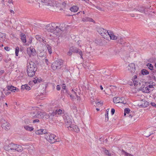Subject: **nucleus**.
<instances>
[{"label": "nucleus", "instance_id": "72a5a7b5", "mask_svg": "<svg viewBox=\"0 0 156 156\" xmlns=\"http://www.w3.org/2000/svg\"><path fill=\"white\" fill-rule=\"evenodd\" d=\"M147 66L148 67V69L151 70L153 69L154 67L153 65L150 63H148L147 64Z\"/></svg>", "mask_w": 156, "mask_h": 156}, {"label": "nucleus", "instance_id": "0e129e2a", "mask_svg": "<svg viewBox=\"0 0 156 156\" xmlns=\"http://www.w3.org/2000/svg\"><path fill=\"white\" fill-rule=\"evenodd\" d=\"M137 76L136 75H134L133 77V79H132V80H135L136 79V78H137Z\"/></svg>", "mask_w": 156, "mask_h": 156}, {"label": "nucleus", "instance_id": "aec40b11", "mask_svg": "<svg viewBox=\"0 0 156 156\" xmlns=\"http://www.w3.org/2000/svg\"><path fill=\"white\" fill-rule=\"evenodd\" d=\"M82 20L83 22L90 21L94 22V21L92 18L87 16L83 17L82 18Z\"/></svg>", "mask_w": 156, "mask_h": 156}, {"label": "nucleus", "instance_id": "4468645a", "mask_svg": "<svg viewBox=\"0 0 156 156\" xmlns=\"http://www.w3.org/2000/svg\"><path fill=\"white\" fill-rule=\"evenodd\" d=\"M10 124L5 120L2 125V128L6 130H8L10 128Z\"/></svg>", "mask_w": 156, "mask_h": 156}, {"label": "nucleus", "instance_id": "bb28decb", "mask_svg": "<svg viewBox=\"0 0 156 156\" xmlns=\"http://www.w3.org/2000/svg\"><path fill=\"white\" fill-rule=\"evenodd\" d=\"M145 8L144 7H141L139 8V9H136V11H139L142 13H145Z\"/></svg>", "mask_w": 156, "mask_h": 156}, {"label": "nucleus", "instance_id": "39448f33", "mask_svg": "<svg viewBox=\"0 0 156 156\" xmlns=\"http://www.w3.org/2000/svg\"><path fill=\"white\" fill-rule=\"evenodd\" d=\"M46 140L51 143H53L56 141H58L57 139L56 136L53 134L48 133L47 136H44Z\"/></svg>", "mask_w": 156, "mask_h": 156}, {"label": "nucleus", "instance_id": "7c9ffc66", "mask_svg": "<svg viewBox=\"0 0 156 156\" xmlns=\"http://www.w3.org/2000/svg\"><path fill=\"white\" fill-rule=\"evenodd\" d=\"M43 129H39L35 132V133L37 135L42 134Z\"/></svg>", "mask_w": 156, "mask_h": 156}, {"label": "nucleus", "instance_id": "13d9d810", "mask_svg": "<svg viewBox=\"0 0 156 156\" xmlns=\"http://www.w3.org/2000/svg\"><path fill=\"white\" fill-rule=\"evenodd\" d=\"M72 52H71V51H70V50L69 49V51L67 53V55L69 56H71L72 55Z\"/></svg>", "mask_w": 156, "mask_h": 156}, {"label": "nucleus", "instance_id": "2eb2a0df", "mask_svg": "<svg viewBox=\"0 0 156 156\" xmlns=\"http://www.w3.org/2000/svg\"><path fill=\"white\" fill-rule=\"evenodd\" d=\"M46 4L49 6H56L57 3L54 0H48Z\"/></svg>", "mask_w": 156, "mask_h": 156}, {"label": "nucleus", "instance_id": "79ce46f5", "mask_svg": "<svg viewBox=\"0 0 156 156\" xmlns=\"http://www.w3.org/2000/svg\"><path fill=\"white\" fill-rule=\"evenodd\" d=\"M151 76H152V79L154 80V81H156V74H153V75H151Z\"/></svg>", "mask_w": 156, "mask_h": 156}, {"label": "nucleus", "instance_id": "603ef678", "mask_svg": "<svg viewBox=\"0 0 156 156\" xmlns=\"http://www.w3.org/2000/svg\"><path fill=\"white\" fill-rule=\"evenodd\" d=\"M4 49L7 51H9L10 50V48L9 47H4Z\"/></svg>", "mask_w": 156, "mask_h": 156}, {"label": "nucleus", "instance_id": "bf43d9fd", "mask_svg": "<svg viewBox=\"0 0 156 156\" xmlns=\"http://www.w3.org/2000/svg\"><path fill=\"white\" fill-rule=\"evenodd\" d=\"M43 95V94L42 93H41L40 94V95L38 94V95H37V97L38 98H43V97H41H41H39L40 96H42Z\"/></svg>", "mask_w": 156, "mask_h": 156}, {"label": "nucleus", "instance_id": "de8ad7c7", "mask_svg": "<svg viewBox=\"0 0 156 156\" xmlns=\"http://www.w3.org/2000/svg\"><path fill=\"white\" fill-rule=\"evenodd\" d=\"M40 122V121L38 119H36L35 120H34L33 121V123L34 124L36 122Z\"/></svg>", "mask_w": 156, "mask_h": 156}, {"label": "nucleus", "instance_id": "4be33fe9", "mask_svg": "<svg viewBox=\"0 0 156 156\" xmlns=\"http://www.w3.org/2000/svg\"><path fill=\"white\" fill-rule=\"evenodd\" d=\"M27 67H37V66L34 62L32 61H30L27 63Z\"/></svg>", "mask_w": 156, "mask_h": 156}, {"label": "nucleus", "instance_id": "ea45409f", "mask_svg": "<svg viewBox=\"0 0 156 156\" xmlns=\"http://www.w3.org/2000/svg\"><path fill=\"white\" fill-rule=\"evenodd\" d=\"M44 117L43 118H44L46 119H49V114H46L44 112Z\"/></svg>", "mask_w": 156, "mask_h": 156}, {"label": "nucleus", "instance_id": "9d476101", "mask_svg": "<svg viewBox=\"0 0 156 156\" xmlns=\"http://www.w3.org/2000/svg\"><path fill=\"white\" fill-rule=\"evenodd\" d=\"M61 94L63 95H70V92L68 90L67 88H66V85L63 83L62 86V89L61 91Z\"/></svg>", "mask_w": 156, "mask_h": 156}, {"label": "nucleus", "instance_id": "f704fd0d", "mask_svg": "<svg viewBox=\"0 0 156 156\" xmlns=\"http://www.w3.org/2000/svg\"><path fill=\"white\" fill-rule=\"evenodd\" d=\"M104 153L106 155H107L108 156H111V154L110 153L109 151L105 148L104 150Z\"/></svg>", "mask_w": 156, "mask_h": 156}, {"label": "nucleus", "instance_id": "b1692460", "mask_svg": "<svg viewBox=\"0 0 156 156\" xmlns=\"http://www.w3.org/2000/svg\"><path fill=\"white\" fill-rule=\"evenodd\" d=\"M79 9V8L76 6H73L70 8V10L74 12H77Z\"/></svg>", "mask_w": 156, "mask_h": 156}, {"label": "nucleus", "instance_id": "a18cd8bd", "mask_svg": "<svg viewBox=\"0 0 156 156\" xmlns=\"http://www.w3.org/2000/svg\"><path fill=\"white\" fill-rule=\"evenodd\" d=\"M133 81L134 84V85H138V84L140 83H139L138 80H133Z\"/></svg>", "mask_w": 156, "mask_h": 156}, {"label": "nucleus", "instance_id": "774afa93", "mask_svg": "<svg viewBox=\"0 0 156 156\" xmlns=\"http://www.w3.org/2000/svg\"><path fill=\"white\" fill-rule=\"evenodd\" d=\"M153 97L154 99H156V93L154 94Z\"/></svg>", "mask_w": 156, "mask_h": 156}, {"label": "nucleus", "instance_id": "a878e982", "mask_svg": "<svg viewBox=\"0 0 156 156\" xmlns=\"http://www.w3.org/2000/svg\"><path fill=\"white\" fill-rule=\"evenodd\" d=\"M119 43L120 44L122 45L123 46H128V45H127L128 44L126 42L123 41V40H119L118 41Z\"/></svg>", "mask_w": 156, "mask_h": 156}, {"label": "nucleus", "instance_id": "f3484780", "mask_svg": "<svg viewBox=\"0 0 156 156\" xmlns=\"http://www.w3.org/2000/svg\"><path fill=\"white\" fill-rule=\"evenodd\" d=\"M69 49L70 51H71L72 52L76 53H78L80 51H81L80 49L74 47H71Z\"/></svg>", "mask_w": 156, "mask_h": 156}, {"label": "nucleus", "instance_id": "6ab92c4d", "mask_svg": "<svg viewBox=\"0 0 156 156\" xmlns=\"http://www.w3.org/2000/svg\"><path fill=\"white\" fill-rule=\"evenodd\" d=\"M140 90H142L143 92L145 93H148L151 91V90L149 89L147 86L145 87H141L140 88Z\"/></svg>", "mask_w": 156, "mask_h": 156}, {"label": "nucleus", "instance_id": "a19ab883", "mask_svg": "<svg viewBox=\"0 0 156 156\" xmlns=\"http://www.w3.org/2000/svg\"><path fill=\"white\" fill-rule=\"evenodd\" d=\"M151 72H150V75H153V74H156V71H155L154 68H153V69L152 70H151Z\"/></svg>", "mask_w": 156, "mask_h": 156}, {"label": "nucleus", "instance_id": "20e7f679", "mask_svg": "<svg viewBox=\"0 0 156 156\" xmlns=\"http://www.w3.org/2000/svg\"><path fill=\"white\" fill-rule=\"evenodd\" d=\"M63 61L62 60L58 59L53 62L51 65V67L53 70L60 69L63 65Z\"/></svg>", "mask_w": 156, "mask_h": 156}, {"label": "nucleus", "instance_id": "052dcab7", "mask_svg": "<svg viewBox=\"0 0 156 156\" xmlns=\"http://www.w3.org/2000/svg\"><path fill=\"white\" fill-rule=\"evenodd\" d=\"M45 62L47 65H48L49 63L48 61V60L47 59H45Z\"/></svg>", "mask_w": 156, "mask_h": 156}, {"label": "nucleus", "instance_id": "6e6d98bb", "mask_svg": "<svg viewBox=\"0 0 156 156\" xmlns=\"http://www.w3.org/2000/svg\"><path fill=\"white\" fill-rule=\"evenodd\" d=\"M37 79V82L40 83L41 81V78H36Z\"/></svg>", "mask_w": 156, "mask_h": 156}, {"label": "nucleus", "instance_id": "473e14b6", "mask_svg": "<svg viewBox=\"0 0 156 156\" xmlns=\"http://www.w3.org/2000/svg\"><path fill=\"white\" fill-rule=\"evenodd\" d=\"M155 12H151L148 14V16L151 17H154L155 16Z\"/></svg>", "mask_w": 156, "mask_h": 156}, {"label": "nucleus", "instance_id": "2f4dec72", "mask_svg": "<svg viewBox=\"0 0 156 156\" xmlns=\"http://www.w3.org/2000/svg\"><path fill=\"white\" fill-rule=\"evenodd\" d=\"M20 51V49L18 46L16 47L15 50V53L16 55L17 56H18L19 52Z\"/></svg>", "mask_w": 156, "mask_h": 156}, {"label": "nucleus", "instance_id": "7ed1b4c3", "mask_svg": "<svg viewBox=\"0 0 156 156\" xmlns=\"http://www.w3.org/2000/svg\"><path fill=\"white\" fill-rule=\"evenodd\" d=\"M5 148L7 149L6 150H15L18 152H21L23 150V147L21 145L13 143L9 144Z\"/></svg>", "mask_w": 156, "mask_h": 156}, {"label": "nucleus", "instance_id": "09e8293b", "mask_svg": "<svg viewBox=\"0 0 156 156\" xmlns=\"http://www.w3.org/2000/svg\"><path fill=\"white\" fill-rule=\"evenodd\" d=\"M115 111V110L114 108H112L111 109V113L112 115H113L114 114Z\"/></svg>", "mask_w": 156, "mask_h": 156}, {"label": "nucleus", "instance_id": "1a4fd4ad", "mask_svg": "<svg viewBox=\"0 0 156 156\" xmlns=\"http://www.w3.org/2000/svg\"><path fill=\"white\" fill-rule=\"evenodd\" d=\"M44 114V112H35L31 113L33 118L34 119L43 118Z\"/></svg>", "mask_w": 156, "mask_h": 156}, {"label": "nucleus", "instance_id": "58836bf2", "mask_svg": "<svg viewBox=\"0 0 156 156\" xmlns=\"http://www.w3.org/2000/svg\"><path fill=\"white\" fill-rule=\"evenodd\" d=\"M47 47L49 53L50 54H51L52 53V49L51 47L50 46L48 45Z\"/></svg>", "mask_w": 156, "mask_h": 156}, {"label": "nucleus", "instance_id": "c85d7f7f", "mask_svg": "<svg viewBox=\"0 0 156 156\" xmlns=\"http://www.w3.org/2000/svg\"><path fill=\"white\" fill-rule=\"evenodd\" d=\"M70 108L71 109H72L74 113L76 112L77 110V108L75 105H73L70 106Z\"/></svg>", "mask_w": 156, "mask_h": 156}, {"label": "nucleus", "instance_id": "e433bc0d", "mask_svg": "<svg viewBox=\"0 0 156 156\" xmlns=\"http://www.w3.org/2000/svg\"><path fill=\"white\" fill-rule=\"evenodd\" d=\"M21 39H26V35L24 33H21L20 34Z\"/></svg>", "mask_w": 156, "mask_h": 156}, {"label": "nucleus", "instance_id": "0eeeda50", "mask_svg": "<svg viewBox=\"0 0 156 156\" xmlns=\"http://www.w3.org/2000/svg\"><path fill=\"white\" fill-rule=\"evenodd\" d=\"M37 69L36 67H27V72L28 76L30 77H33Z\"/></svg>", "mask_w": 156, "mask_h": 156}, {"label": "nucleus", "instance_id": "f8f14e48", "mask_svg": "<svg viewBox=\"0 0 156 156\" xmlns=\"http://www.w3.org/2000/svg\"><path fill=\"white\" fill-rule=\"evenodd\" d=\"M68 128L69 130L74 131L77 133L79 132L80 131L78 127L77 126L72 125V124H71V126H70V127Z\"/></svg>", "mask_w": 156, "mask_h": 156}, {"label": "nucleus", "instance_id": "864d4df0", "mask_svg": "<svg viewBox=\"0 0 156 156\" xmlns=\"http://www.w3.org/2000/svg\"><path fill=\"white\" fill-rule=\"evenodd\" d=\"M1 93L2 95L1 96V97L2 98H3L5 97V96L4 95L2 91H1Z\"/></svg>", "mask_w": 156, "mask_h": 156}, {"label": "nucleus", "instance_id": "cd10ccee", "mask_svg": "<svg viewBox=\"0 0 156 156\" xmlns=\"http://www.w3.org/2000/svg\"><path fill=\"white\" fill-rule=\"evenodd\" d=\"M55 115H56L54 112H53L51 113H49V119L51 120H52L53 118H54V116Z\"/></svg>", "mask_w": 156, "mask_h": 156}, {"label": "nucleus", "instance_id": "69168bd1", "mask_svg": "<svg viewBox=\"0 0 156 156\" xmlns=\"http://www.w3.org/2000/svg\"><path fill=\"white\" fill-rule=\"evenodd\" d=\"M5 71L3 70H0V76L1 75L4 73Z\"/></svg>", "mask_w": 156, "mask_h": 156}, {"label": "nucleus", "instance_id": "f257e3e1", "mask_svg": "<svg viewBox=\"0 0 156 156\" xmlns=\"http://www.w3.org/2000/svg\"><path fill=\"white\" fill-rule=\"evenodd\" d=\"M45 29L50 33L47 35V38L48 39H53L56 37L62 36V30L60 28L54 23H51L46 26Z\"/></svg>", "mask_w": 156, "mask_h": 156}, {"label": "nucleus", "instance_id": "5fc2aeb1", "mask_svg": "<svg viewBox=\"0 0 156 156\" xmlns=\"http://www.w3.org/2000/svg\"><path fill=\"white\" fill-rule=\"evenodd\" d=\"M61 89L60 85H58L56 86V89L57 90H59Z\"/></svg>", "mask_w": 156, "mask_h": 156}, {"label": "nucleus", "instance_id": "a211bd4d", "mask_svg": "<svg viewBox=\"0 0 156 156\" xmlns=\"http://www.w3.org/2000/svg\"><path fill=\"white\" fill-rule=\"evenodd\" d=\"M149 105V103L146 101H142L141 104L140 105V106L142 107L145 108L148 106Z\"/></svg>", "mask_w": 156, "mask_h": 156}, {"label": "nucleus", "instance_id": "49530a36", "mask_svg": "<svg viewBox=\"0 0 156 156\" xmlns=\"http://www.w3.org/2000/svg\"><path fill=\"white\" fill-rule=\"evenodd\" d=\"M36 39H43V37H41V36L39 35H36L35 36Z\"/></svg>", "mask_w": 156, "mask_h": 156}, {"label": "nucleus", "instance_id": "680f3d73", "mask_svg": "<svg viewBox=\"0 0 156 156\" xmlns=\"http://www.w3.org/2000/svg\"><path fill=\"white\" fill-rule=\"evenodd\" d=\"M1 35H2L1 37H0L1 38L3 39L4 38H4L5 37V35L4 34H0V35L1 36Z\"/></svg>", "mask_w": 156, "mask_h": 156}, {"label": "nucleus", "instance_id": "4d7b16f0", "mask_svg": "<svg viewBox=\"0 0 156 156\" xmlns=\"http://www.w3.org/2000/svg\"><path fill=\"white\" fill-rule=\"evenodd\" d=\"M95 7L96 9H98L99 10H102V8L98 6H96Z\"/></svg>", "mask_w": 156, "mask_h": 156}, {"label": "nucleus", "instance_id": "37998d69", "mask_svg": "<svg viewBox=\"0 0 156 156\" xmlns=\"http://www.w3.org/2000/svg\"><path fill=\"white\" fill-rule=\"evenodd\" d=\"M130 111V110L129 108H126L124 109V112L125 113H127L128 114L129 113V112Z\"/></svg>", "mask_w": 156, "mask_h": 156}, {"label": "nucleus", "instance_id": "423d86ee", "mask_svg": "<svg viewBox=\"0 0 156 156\" xmlns=\"http://www.w3.org/2000/svg\"><path fill=\"white\" fill-rule=\"evenodd\" d=\"M63 118L65 123L66 127L69 128L72 123L70 117L67 114H65L63 115Z\"/></svg>", "mask_w": 156, "mask_h": 156}, {"label": "nucleus", "instance_id": "dca6fc26", "mask_svg": "<svg viewBox=\"0 0 156 156\" xmlns=\"http://www.w3.org/2000/svg\"><path fill=\"white\" fill-rule=\"evenodd\" d=\"M7 87L8 90H10L11 91L15 92V90H17V91H19V89L17 88L16 87H14L12 85L7 86Z\"/></svg>", "mask_w": 156, "mask_h": 156}, {"label": "nucleus", "instance_id": "c03bdc74", "mask_svg": "<svg viewBox=\"0 0 156 156\" xmlns=\"http://www.w3.org/2000/svg\"><path fill=\"white\" fill-rule=\"evenodd\" d=\"M42 133H43V134H45V136H47V134L50 133L48 132L47 130H46V129H43V132Z\"/></svg>", "mask_w": 156, "mask_h": 156}, {"label": "nucleus", "instance_id": "ddd939ff", "mask_svg": "<svg viewBox=\"0 0 156 156\" xmlns=\"http://www.w3.org/2000/svg\"><path fill=\"white\" fill-rule=\"evenodd\" d=\"M127 68L129 71H130L131 73H134L135 70V64L131 63L129 64Z\"/></svg>", "mask_w": 156, "mask_h": 156}, {"label": "nucleus", "instance_id": "e2e57ef3", "mask_svg": "<svg viewBox=\"0 0 156 156\" xmlns=\"http://www.w3.org/2000/svg\"><path fill=\"white\" fill-rule=\"evenodd\" d=\"M33 81L35 84L37 83V79L36 78H34V80H33Z\"/></svg>", "mask_w": 156, "mask_h": 156}, {"label": "nucleus", "instance_id": "412c9836", "mask_svg": "<svg viewBox=\"0 0 156 156\" xmlns=\"http://www.w3.org/2000/svg\"><path fill=\"white\" fill-rule=\"evenodd\" d=\"M30 87L27 84L22 85L21 87V90H30Z\"/></svg>", "mask_w": 156, "mask_h": 156}, {"label": "nucleus", "instance_id": "393cba45", "mask_svg": "<svg viewBox=\"0 0 156 156\" xmlns=\"http://www.w3.org/2000/svg\"><path fill=\"white\" fill-rule=\"evenodd\" d=\"M24 128L27 131H32L34 129L33 127L30 126H29L26 125L24 126Z\"/></svg>", "mask_w": 156, "mask_h": 156}, {"label": "nucleus", "instance_id": "8fccbe9b", "mask_svg": "<svg viewBox=\"0 0 156 156\" xmlns=\"http://www.w3.org/2000/svg\"><path fill=\"white\" fill-rule=\"evenodd\" d=\"M80 51L79 52L78 54L80 56V58L82 59H83V57H82V55H83L82 52V51L81 50V51Z\"/></svg>", "mask_w": 156, "mask_h": 156}, {"label": "nucleus", "instance_id": "c9c22d12", "mask_svg": "<svg viewBox=\"0 0 156 156\" xmlns=\"http://www.w3.org/2000/svg\"><path fill=\"white\" fill-rule=\"evenodd\" d=\"M4 60L6 63H10V62L11 60V59L9 57V56H8L7 58H5Z\"/></svg>", "mask_w": 156, "mask_h": 156}, {"label": "nucleus", "instance_id": "4c0bfd02", "mask_svg": "<svg viewBox=\"0 0 156 156\" xmlns=\"http://www.w3.org/2000/svg\"><path fill=\"white\" fill-rule=\"evenodd\" d=\"M108 111L106 112L105 116V121L107 122L108 121Z\"/></svg>", "mask_w": 156, "mask_h": 156}, {"label": "nucleus", "instance_id": "5701e85b", "mask_svg": "<svg viewBox=\"0 0 156 156\" xmlns=\"http://www.w3.org/2000/svg\"><path fill=\"white\" fill-rule=\"evenodd\" d=\"M63 111L61 109L57 108L54 112H55L56 115H61L63 114Z\"/></svg>", "mask_w": 156, "mask_h": 156}, {"label": "nucleus", "instance_id": "6e6552de", "mask_svg": "<svg viewBox=\"0 0 156 156\" xmlns=\"http://www.w3.org/2000/svg\"><path fill=\"white\" fill-rule=\"evenodd\" d=\"M113 101L115 103H121L125 104L126 103L124 97H115L113 98Z\"/></svg>", "mask_w": 156, "mask_h": 156}, {"label": "nucleus", "instance_id": "f03ea898", "mask_svg": "<svg viewBox=\"0 0 156 156\" xmlns=\"http://www.w3.org/2000/svg\"><path fill=\"white\" fill-rule=\"evenodd\" d=\"M98 32L102 36L103 38H107L106 36H109L110 39H122L120 36L118 34H115L113 32L109 30V31L105 30L102 28H99L97 29Z\"/></svg>", "mask_w": 156, "mask_h": 156}, {"label": "nucleus", "instance_id": "9b49d317", "mask_svg": "<svg viewBox=\"0 0 156 156\" xmlns=\"http://www.w3.org/2000/svg\"><path fill=\"white\" fill-rule=\"evenodd\" d=\"M27 52L30 57L31 55L34 56L36 55L37 53L35 49L33 48L32 47L27 48Z\"/></svg>", "mask_w": 156, "mask_h": 156}, {"label": "nucleus", "instance_id": "c756f323", "mask_svg": "<svg viewBox=\"0 0 156 156\" xmlns=\"http://www.w3.org/2000/svg\"><path fill=\"white\" fill-rule=\"evenodd\" d=\"M141 73L143 75H147L149 74V72L146 69H143L141 71Z\"/></svg>", "mask_w": 156, "mask_h": 156}, {"label": "nucleus", "instance_id": "338daca9", "mask_svg": "<svg viewBox=\"0 0 156 156\" xmlns=\"http://www.w3.org/2000/svg\"><path fill=\"white\" fill-rule=\"evenodd\" d=\"M125 155H126V156H133L128 153H126Z\"/></svg>", "mask_w": 156, "mask_h": 156}, {"label": "nucleus", "instance_id": "3c124183", "mask_svg": "<svg viewBox=\"0 0 156 156\" xmlns=\"http://www.w3.org/2000/svg\"><path fill=\"white\" fill-rule=\"evenodd\" d=\"M151 105L153 107L156 108V104L155 103L152 102L151 103Z\"/></svg>", "mask_w": 156, "mask_h": 156}]
</instances>
